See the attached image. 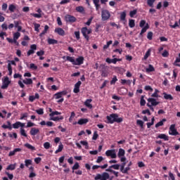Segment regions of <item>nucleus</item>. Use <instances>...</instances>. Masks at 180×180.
<instances>
[{
    "label": "nucleus",
    "instance_id": "nucleus-21",
    "mask_svg": "<svg viewBox=\"0 0 180 180\" xmlns=\"http://www.w3.org/2000/svg\"><path fill=\"white\" fill-rule=\"evenodd\" d=\"M22 82L25 85H32V84H33V80L30 78H25V79H22Z\"/></svg>",
    "mask_w": 180,
    "mask_h": 180
},
{
    "label": "nucleus",
    "instance_id": "nucleus-15",
    "mask_svg": "<svg viewBox=\"0 0 180 180\" xmlns=\"http://www.w3.org/2000/svg\"><path fill=\"white\" fill-rule=\"evenodd\" d=\"M55 33H57L59 36H65V31L60 27L56 28Z\"/></svg>",
    "mask_w": 180,
    "mask_h": 180
},
{
    "label": "nucleus",
    "instance_id": "nucleus-8",
    "mask_svg": "<svg viewBox=\"0 0 180 180\" xmlns=\"http://www.w3.org/2000/svg\"><path fill=\"white\" fill-rule=\"evenodd\" d=\"M169 134H170V136H178V134H179L178 131H176V129H175V124L170 126Z\"/></svg>",
    "mask_w": 180,
    "mask_h": 180
},
{
    "label": "nucleus",
    "instance_id": "nucleus-33",
    "mask_svg": "<svg viewBox=\"0 0 180 180\" xmlns=\"http://www.w3.org/2000/svg\"><path fill=\"white\" fill-rule=\"evenodd\" d=\"M58 41L54 39L49 38L48 39V44H57Z\"/></svg>",
    "mask_w": 180,
    "mask_h": 180
},
{
    "label": "nucleus",
    "instance_id": "nucleus-25",
    "mask_svg": "<svg viewBox=\"0 0 180 180\" xmlns=\"http://www.w3.org/2000/svg\"><path fill=\"white\" fill-rule=\"evenodd\" d=\"M150 28V26L148 25V23H147L141 30L140 32V36H143V33H146L147 32V30Z\"/></svg>",
    "mask_w": 180,
    "mask_h": 180
},
{
    "label": "nucleus",
    "instance_id": "nucleus-27",
    "mask_svg": "<svg viewBox=\"0 0 180 180\" xmlns=\"http://www.w3.org/2000/svg\"><path fill=\"white\" fill-rule=\"evenodd\" d=\"M25 147H26V148H28V150H31V151H36V148L33 146H32L30 143H25Z\"/></svg>",
    "mask_w": 180,
    "mask_h": 180
},
{
    "label": "nucleus",
    "instance_id": "nucleus-54",
    "mask_svg": "<svg viewBox=\"0 0 180 180\" xmlns=\"http://www.w3.org/2000/svg\"><path fill=\"white\" fill-rule=\"evenodd\" d=\"M44 147L46 148V150H49L51 147V145L50 144V142H45L44 143Z\"/></svg>",
    "mask_w": 180,
    "mask_h": 180
},
{
    "label": "nucleus",
    "instance_id": "nucleus-38",
    "mask_svg": "<svg viewBox=\"0 0 180 180\" xmlns=\"http://www.w3.org/2000/svg\"><path fill=\"white\" fill-rule=\"evenodd\" d=\"M149 56H151V49H148V51H146L143 58L145 60H147V58H148Z\"/></svg>",
    "mask_w": 180,
    "mask_h": 180
},
{
    "label": "nucleus",
    "instance_id": "nucleus-43",
    "mask_svg": "<svg viewBox=\"0 0 180 180\" xmlns=\"http://www.w3.org/2000/svg\"><path fill=\"white\" fill-rule=\"evenodd\" d=\"M141 106H146V100L144 99V96H141L140 101Z\"/></svg>",
    "mask_w": 180,
    "mask_h": 180
},
{
    "label": "nucleus",
    "instance_id": "nucleus-50",
    "mask_svg": "<svg viewBox=\"0 0 180 180\" xmlns=\"http://www.w3.org/2000/svg\"><path fill=\"white\" fill-rule=\"evenodd\" d=\"M136 124L141 128H143L144 126V122H143L141 120H137Z\"/></svg>",
    "mask_w": 180,
    "mask_h": 180
},
{
    "label": "nucleus",
    "instance_id": "nucleus-5",
    "mask_svg": "<svg viewBox=\"0 0 180 180\" xmlns=\"http://www.w3.org/2000/svg\"><path fill=\"white\" fill-rule=\"evenodd\" d=\"M110 19V12H109L106 9H103L101 11V20L105 22L106 20H109Z\"/></svg>",
    "mask_w": 180,
    "mask_h": 180
},
{
    "label": "nucleus",
    "instance_id": "nucleus-35",
    "mask_svg": "<svg viewBox=\"0 0 180 180\" xmlns=\"http://www.w3.org/2000/svg\"><path fill=\"white\" fill-rule=\"evenodd\" d=\"M154 71H155V69L154 68V66H153L152 65H149L148 68H146L147 72H153Z\"/></svg>",
    "mask_w": 180,
    "mask_h": 180
},
{
    "label": "nucleus",
    "instance_id": "nucleus-40",
    "mask_svg": "<svg viewBox=\"0 0 180 180\" xmlns=\"http://www.w3.org/2000/svg\"><path fill=\"white\" fill-rule=\"evenodd\" d=\"M32 160L30 159H27L25 160V167H27V168L29 167V165H32Z\"/></svg>",
    "mask_w": 180,
    "mask_h": 180
},
{
    "label": "nucleus",
    "instance_id": "nucleus-58",
    "mask_svg": "<svg viewBox=\"0 0 180 180\" xmlns=\"http://www.w3.org/2000/svg\"><path fill=\"white\" fill-rule=\"evenodd\" d=\"M5 36H7L6 32H0V38L1 39V40H5Z\"/></svg>",
    "mask_w": 180,
    "mask_h": 180
},
{
    "label": "nucleus",
    "instance_id": "nucleus-26",
    "mask_svg": "<svg viewBox=\"0 0 180 180\" xmlns=\"http://www.w3.org/2000/svg\"><path fill=\"white\" fill-rule=\"evenodd\" d=\"M15 169H16V163L9 165L6 167V170H7V171H13V170H15Z\"/></svg>",
    "mask_w": 180,
    "mask_h": 180
},
{
    "label": "nucleus",
    "instance_id": "nucleus-47",
    "mask_svg": "<svg viewBox=\"0 0 180 180\" xmlns=\"http://www.w3.org/2000/svg\"><path fill=\"white\" fill-rule=\"evenodd\" d=\"M35 112L38 115H44V109L43 108H39L38 110H36Z\"/></svg>",
    "mask_w": 180,
    "mask_h": 180
},
{
    "label": "nucleus",
    "instance_id": "nucleus-63",
    "mask_svg": "<svg viewBox=\"0 0 180 180\" xmlns=\"http://www.w3.org/2000/svg\"><path fill=\"white\" fill-rule=\"evenodd\" d=\"M34 26L35 32H39V27H40V24L34 23Z\"/></svg>",
    "mask_w": 180,
    "mask_h": 180
},
{
    "label": "nucleus",
    "instance_id": "nucleus-23",
    "mask_svg": "<svg viewBox=\"0 0 180 180\" xmlns=\"http://www.w3.org/2000/svg\"><path fill=\"white\" fill-rule=\"evenodd\" d=\"M91 102H92V99H87L84 102L85 106H86V108H89V109H92V104H91Z\"/></svg>",
    "mask_w": 180,
    "mask_h": 180
},
{
    "label": "nucleus",
    "instance_id": "nucleus-29",
    "mask_svg": "<svg viewBox=\"0 0 180 180\" xmlns=\"http://www.w3.org/2000/svg\"><path fill=\"white\" fill-rule=\"evenodd\" d=\"M106 63H108V64H116V58H113V59H110L109 58H107L105 60Z\"/></svg>",
    "mask_w": 180,
    "mask_h": 180
},
{
    "label": "nucleus",
    "instance_id": "nucleus-46",
    "mask_svg": "<svg viewBox=\"0 0 180 180\" xmlns=\"http://www.w3.org/2000/svg\"><path fill=\"white\" fill-rule=\"evenodd\" d=\"M135 15H137V10H133L129 12L130 18H134Z\"/></svg>",
    "mask_w": 180,
    "mask_h": 180
},
{
    "label": "nucleus",
    "instance_id": "nucleus-2",
    "mask_svg": "<svg viewBox=\"0 0 180 180\" xmlns=\"http://www.w3.org/2000/svg\"><path fill=\"white\" fill-rule=\"evenodd\" d=\"M66 60L68 61H70V63H72L73 65H82L84 64V60L85 58L84 56H79L77 58L74 59V57L71 56H67Z\"/></svg>",
    "mask_w": 180,
    "mask_h": 180
},
{
    "label": "nucleus",
    "instance_id": "nucleus-14",
    "mask_svg": "<svg viewBox=\"0 0 180 180\" xmlns=\"http://www.w3.org/2000/svg\"><path fill=\"white\" fill-rule=\"evenodd\" d=\"M82 84V82H81V81H78L75 84V88L73 90V92L75 94H78V92H79V86H81V84Z\"/></svg>",
    "mask_w": 180,
    "mask_h": 180
},
{
    "label": "nucleus",
    "instance_id": "nucleus-10",
    "mask_svg": "<svg viewBox=\"0 0 180 180\" xmlns=\"http://www.w3.org/2000/svg\"><path fill=\"white\" fill-rule=\"evenodd\" d=\"M9 84H11V81L9 80V77H6L4 78L3 81V84L1 86V89H8L9 86Z\"/></svg>",
    "mask_w": 180,
    "mask_h": 180
},
{
    "label": "nucleus",
    "instance_id": "nucleus-20",
    "mask_svg": "<svg viewBox=\"0 0 180 180\" xmlns=\"http://www.w3.org/2000/svg\"><path fill=\"white\" fill-rule=\"evenodd\" d=\"M125 154H126V152L124 151V149L120 148L117 153V157L118 158H122V157H124Z\"/></svg>",
    "mask_w": 180,
    "mask_h": 180
},
{
    "label": "nucleus",
    "instance_id": "nucleus-7",
    "mask_svg": "<svg viewBox=\"0 0 180 180\" xmlns=\"http://www.w3.org/2000/svg\"><path fill=\"white\" fill-rule=\"evenodd\" d=\"M65 20L68 23H75V22H77V18L70 14H68L65 16Z\"/></svg>",
    "mask_w": 180,
    "mask_h": 180
},
{
    "label": "nucleus",
    "instance_id": "nucleus-11",
    "mask_svg": "<svg viewBox=\"0 0 180 180\" xmlns=\"http://www.w3.org/2000/svg\"><path fill=\"white\" fill-rule=\"evenodd\" d=\"M20 133L21 134V136H23V137H27V134H26V131L25 130V129H23V127H25V123H22L20 122Z\"/></svg>",
    "mask_w": 180,
    "mask_h": 180
},
{
    "label": "nucleus",
    "instance_id": "nucleus-62",
    "mask_svg": "<svg viewBox=\"0 0 180 180\" xmlns=\"http://www.w3.org/2000/svg\"><path fill=\"white\" fill-rule=\"evenodd\" d=\"M145 91H150V92H153V89L151 86H146Z\"/></svg>",
    "mask_w": 180,
    "mask_h": 180
},
{
    "label": "nucleus",
    "instance_id": "nucleus-45",
    "mask_svg": "<svg viewBox=\"0 0 180 180\" xmlns=\"http://www.w3.org/2000/svg\"><path fill=\"white\" fill-rule=\"evenodd\" d=\"M121 84L122 85H126V84H128L129 85H130V84H131V82L130 80H126V79H121Z\"/></svg>",
    "mask_w": 180,
    "mask_h": 180
},
{
    "label": "nucleus",
    "instance_id": "nucleus-6",
    "mask_svg": "<svg viewBox=\"0 0 180 180\" xmlns=\"http://www.w3.org/2000/svg\"><path fill=\"white\" fill-rule=\"evenodd\" d=\"M110 176L109 173L108 172H103L102 174H97L96 176L94 177L95 180H108L109 179Z\"/></svg>",
    "mask_w": 180,
    "mask_h": 180
},
{
    "label": "nucleus",
    "instance_id": "nucleus-48",
    "mask_svg": "<svg viewBox=\"0 0 180 180\" xmlns=\"http://www.w3.org/2000/svg\"><path fill=\"white\" fill-rule=\"evenodd\" d=\"M117 82V77L114 76L112 80L110 81V85H115Z\"/></svg>",
    "mask_w": 180,
    "mask_h": 180
},
{
    "label": "nucleus",
    "instance_id": "nucleus-55",
    "mask_svg": "<svg viewBox=\"0 0 180 180\" xmlns=\"http://www.w3.org/2000/svg\"><path fill=\"white\" fill-rule=\"evenodd\" d=\"M153 32H148L147 34V39L148 40H153Z\"/></svg>",
    "mask_w": 180,
    "mask_h": 180
},
{
    "label": "nucleus",
    "instance_id": "nucleus-51",
    "mask_svg": "<svg viewBox=\"0 0 180 180\" xmlns=\"http://www.w3.org/2000/svg\"><path fill=\"white\" fill-rule=\"evenodd\" d=\"M120 20H126V11L121 13Z\"/></svg>",
    "mask_w": 180,
    "mask_h": 180
},
{
    "label": "nucleus",
    "instance_id": "nucleus-59",
    "mask_svg": "<svg viewBox=\"0 0 180 180\" xmlns=\"http://www.w3.org/2000/svg\"><path fill=\"white\" fill-rule=\"evenodd\" d=\"M103 160V157H102V156H98V158H97V160H96V162L97 164H101V162H102Z\"/></svg>",
    "mask_w": 180,
    "mask_h": 180
},
{
    "label": "nucleus",
    "instance_id": "nucleus-1",
    "mask_svg": "<svg viewBox=\"0 0 180 180\" xmlns=\"http://www.w3.org/2000/svg\"><path fill=\"white\" fill-rule=\"evenodd\" d=\"M106 123H108V124H113L115 122L116 123H122V122H123V118L119 117V115L116 113L110 114V115L106 117Z\"/></svg>",
    "mask_w": 180,
    "mask_h": 180
},
{
    "label": "nucleus",
    "instance_id": "nucleus-24",
    "mask_svg": "<svg viewBox=\"0 0 180 180\" xmlns=\"http://www.w3.org/2000/svg\"><path fill=\"white\" fill-rule=\"evenodd\" d=\"M100 0H93V3L96 6V11H98L101 8V4H99Z\"/></svg>",
    "mask_w": 180,
    "mask_h": 180
},
{
    "label": "nucleus",
    "instance_id": "nucleus-12",
    "mask_svg": "<svg viewBox=\"0 0 180 180\" xmlns=\"http://www.w3.org/2000/svg\"><path fill=\"white\" fill-rule=\"evenodd\" d=\"M148 103H150V106H157V105H160V102L157 101L154 98H148Z\"/></svg>",
    "mask_w": 180,
    "mask_h": 180
},
{
    "label": "nucleus",
    "instance_id": "nucleus-42",
    "mask_svg": "<svg viewBox=\"0 0 180 180\" xmlns=\"http://www.w3.org/2000/svg\"><path fill=\"white\" fill-rule=\"evenodd\" d=\"M112 43H113V41L112 40L108 41L107 42V44L103 46V50H106L107 49H109V46H110V44H112Z\"/></svg>",
    "mask_w": 180,
    "mask_h": 180
},
{
    "label": "nucleus",
    "instance_id": "nucleus-13",
    "mask_svg": "<svg viewBox=\"0 0 180 180\" xmlns=\"http://www.w3.org/2000/svg\"><path fill=\"white\" fill-rule=\"evenodd\" d=\"M40 133V130L39 128L32 127L30 131V134L31 136H36V134H39Z\"/></svg>",
    "mask_w": 180,
    "mask_h": 180
},
{
    "label": "nucleus",
    "instance_id": "nucleus-64",
    "mask_svg": "<svg viewBox=\"0 0 180 180\" xmlns=\"http://www.w3.org/2000/svg\"><path fill=\"white\" fill-rule=\"evenodd\" d=\"M25 117H27V112L21 114L20 120H23V119H25Z\"/></svg>",
    "mask_w": 180,
    "mask_h": 180
},
{
    "label": "nucleus",
    "instance_id": "nucleus-17",
    "mask_svg": "<svg viewBox=\"0 0 180 180\" xmlns=\"http://www.w3.org/2000/svg\"><path fill=\"white\" fill-rule=\"evenodd\" d=\"M88 122H89V120H88V118H81L78 120L77 124L82 126L83 124H86Z\"/></svg>",
    "mask_w": 180,
    "mask_h": 180
},
{
    "label": "nucleus",
    "instance_id": "nucleus-49",
    "mask_svg": "<svg viewBox=\"0 0 180 180\" xmlns=\"http://www.w3.org/2000/svg\"><path fill=\"white\" fill-rule=\"evenodd\" d=\"M20 37V33L19 32H15L13 34V39L14 40H18Z\"/></svg>",
    "mask_w": 180,
    "mask_h": 180
},
{
    "label": "nucleus",
    "instance_id": "nucleus-37",
    "mask_svg": "<svg viewBox=\"0 0 180 180\" xmlns=\"http://www.w3.org/2000/svg\"><path fill=\"white\" fill-rule=\"evenodd\" d=\"M58 115H61V112L58 111H53L49 114L50 117H53L54 116H58Z\"/></svg>",
    "mask_w": 180,
    "mask_h": 180
},
{
    "label": "nucleus",
    "instance_id": "nucleus-30",
    "mask_svg": "<svg viewBox=\"0 0 180 180\" xmlns=\"http://www.w3.org/2000/svg\"><path fill=\"white\" fill-rule=\"evenodd\" d=\"M129 27H131V28L134 27V26H136L135 20H133V19H129Z\"/></svg>",
    "mask_w": 180,
    "mask_h": 180
},
{
    "label": "nucleus",
    "instance_id": "nucleus-3",
    "mask_svg": "<svg viewBox=\"0 0 180 180\" xmlns=\"http://www.w3.org/2000/svg\"><path fill=\"white\" fill-rule=\"evenodd\" d=\"M7 124H3L1 126L2 129H8V130H12V126H13V129H19V127H20V122H16L15 123L12 124L11 123V122L7 121Z\"/></svg>",
    "mask_w": 180,
    "mask_h": 180
},
{
    "label": "nucleus",
    "instance_id": "nucleus-31",
    "mask_svg": "<svg viewBox=\"0 0 180 180\" xmlns=\"http://www.w3.org/2000/svg\"><path fill=\"white\" fill-rule=\"evenodd\" d=\"M76 11H77V12H79V13H82L85 12V9L84 8V7L82 6H79L76 7Z\"/></svg>",
    "mask_w": 180,
    "mask_h": 180
},
{
    "label": "nucleus",
    "instance_id": "nucleus-19",
    "mask_svg": "<svg viewBox=\"0 0 180 180\" xmlns=\"http://www.w3.org/2000/svg\"><path fill=\"white\" fill-rule=\"evenodd\" d=\"M157 139H162V140H165V141H168V140H169V136H167L165 134H160Z\"/></svg>",
    "mask_w": 180,
    "mask_h": 180
},
{
    "label": "nucleus",
    "instance_id": "nucleus-39",
    "mask_svg": "<svg viewBox=\"0 0 180 180\" xmlns=\"http://www.w3.org/2000/svg\"><path fill=\"white\" fill-rule=\"evenodd\" d=\"M154 2L155 0H147V4L150 8H154Z\"/></svg>",
    "mask_w": 180,
    "mask_h": 180
},
{
    "label": "nucleus",
    "instance_id": "nucleus-18",
    "mask_svg": "<svg viewBox=\"0 0 180 180\" xmlns=\"http://www.w3.org/2000/svg\"><path fill=\"white\" fill-rule=\"evenodd\" d=\"M163 98L166 99V101H174V97L171 94H168L166 92L163 93Z\"/></svg>",
    "mask_w": 180,
    "mask_h": 180
},
{
    "label": "nucleus",
    "instance_id": "nucleus-56",
    "mask_svg": "<svg viewBox=\"0 0 180 180\" xmlns=\"http://www.w3.org/2000/svg\"><path fill=\"white\" fill-rule=\"evenodd\" d=\"M8 75H12V65H11V63L8 64Z\"/></svg>",
    "mask_w": 180,
    "mask_h": 180
},
{
    "label": "nucleus",
    "instance_id": "nucleus-22",
    "mask_svg": "<svg viewBox=\"0 0 180 180\" xmlns=\"http://www.w3.org/2000/svg\"><path fill=\"white\" fill-rule=\"evenodd\" d=\"M64 117L63 115L60 117H50L49 120H53V122H58V120H63Z\"/></svg>",
    "mask_w": 180,
    "mask_h": 180
},
{
    "label": "nucleus",
    "instance_id": "nucleus-34",
    "mask_svg": "<svg viewBox=\"0 0 180 180\" xmlns=\"http://www.w3.org/2000/svg\"><path fill=\"white\" fill-rule=\"evenodd\" d=\"M16 9V6L13 4H10L8 6V11H10V12L11 13H13V12H15V10Z\"/></svg>",
    "mask_w": 180,
    "mask_h": 180
},
{
    "label": "nucleus",
    "instance_id": "nucleus-53",
    "mask_svg": "<svg viewBox=\"0 0 180 180\" xmlns=\"http://www.w3.org/2000/svg\"><path fill=\"white\" fill-rule=\"evenodd\" d=\"M129 171H130V167L127 166L125 169L124 168L121 172L122 174H129Z\"/></svg>",
    "mask_w": 180,
    "mask_h": 180
},
{
    "label": "nucleus",
    "instance_id": "nucleus-52",
    "mask_svg": "<svg viewBox=\"0 0 180 180\" xmlns=\"http://www.w3.org/2000/svg\"><path fill=\"white\" fill-rule=\"evenodd\" d=\"M34 126H36V124H34V123H33V122L29 121V122L27 123V125H26L25 127L29 128V127H34Z\"/></svg>",
    "mask_w": 180,
    "mask_h": 180
},
{
    "label": "nucleus",
    "instance_id": "nucleus-4",
    "mask_svg": "<svg viewBox=\"0 0 180 180\" xmlns=\"http://www.w3.org/2000/svg\"><path fill=\"white\" fill-rule=\"evenodd\" d=\"M81 32L86 41H89V35L88 34H91V33H92V30H88V27H84L81 29Z\"/></svg>",
    "mask_w": 180,
    "mask_h": 180
},
{
    "label": "nucleus",
    "instance_id": "nucleus-57",
    "mask_svg": "<svg viewBox=\"0 0 180 180\" xmlns=\"http://www.w3.org/2000/svg\"><path fill=\"white\" fill-rule=\"evenodd\" d=\"M30 70H37V65H36L34 63H31L30 65Z\"/></svg>",
    "mask_w": 180,
    "mask_h": 180
},
{
    "label": "nucleus",
    "instance_id": "nucleus-9",
    "mask_svg": "<svg viewBox=\"0 0 180 180\" xmlns=\"http://www.w3.org/2000/svg\"><path fill=\"white\" fill-rule=\"evenodd\" d=\"M105 155L106 157H110L111 158H116V157H117V155H116V150L114 149L105 151Z\"/></svg>",
    "mask_w": 180,
    "mask_h": 180
},
{
    "label": "nucleus",
    "instance_id": "nucleus-32",
    "mask_svg": "<svg viewBox=\"0 0 180 180\" xmlns=\"http://www.w3.org/2000/svg\"><path fill=\"white\" fill-rule=\"evenodd\" d=\"M63 148H64V146L63 145V143H60L58 146V150L55 151V154H58V153H61L63 151Z\"/></svg>",
    "mask_w": 180,
    "mask_h": 180
},
{
    "label": "nucleus",
    "instance_id": "nucleus-28",
    "mask_svg": "<svg viewBox=\"0 0 180 180\" xmlns=\"http://www.w3.org/2000/svg\"><path fill=\"white\" fill-rule=\"evenodd\" d=\"M164 122H167V119L163 118L161 121H160L155 125V127L158 128L160 127L161 126H164Z\"/></svg>",
    "mask_w": 180,
    "mask_h": 180
},
{
    "label": "nucleus",
    "instance_id": "nucleus-61",
    "mask_svg": "<svg viewBox=\"0 0 180 180\" xmlns=\"http://www.w3.org/2000/svg\"><path fill=\"white\" fill-rule=\"evenodd\" d=\"M110 168H113V169H119V168H120V165L119 164L112 165L110 166Z\"/></svg>",
    "mask_w": 180,
    "mask_h": 180
},
{
    "label": "nucleus",
    "instance_id": "nucleus-36",
    "mask_svg": "<svg viewBox=\"0 0 180 180\" xmlns=\"http://www.w3.org/2000/svg\"><path fill=\"white\" fill-rule=\"evenodd\" d=\"M79 169V163H78L77 162L75 163V165H73V167H72V173L75 172V169Z\"/></svg>",
    "mask_w": 180,
    "mask_h": 180
},
{
    "label": "nucleus",
    "instance_id": "nucleus-60",
    "mask_svg": "<svg viewBox=\"0 0 180 180\" xmlns=\"http://www.w3.org/2000/svg\"><path fill=\"white\" fill-rule=\"evenodd\" d=\"M6 175H7L8 179L12 180L13 179V175L12 174H9L8 172H5Z\"/></svg>",
    "mask_w": 180,
    "mask_h": 180
},
{
    "label": "nucleus",
    "instance_id": "nucleus-41",
    "mask_svg": "<svg viewBox=\"0 0 180 180\" xmlns=\"http://www.w3.org/2000/svg\"><path fill=\"white\" fill-rule=\"evenodd\" d=\"M80 144H82V146H84L86 150H88V148H89V146L88 145V141H81Z\"/></svg>",
    "mask_w": 180,
    "mask_h": 180
},
{
    "label": "nucleus",
    "instance_id": "nucleus-16",
    "mask_svg": "<svg viewBox=\"0 0 180 180\" xmlns=\"http://www.w3.org/2000/svg\"><path fill=\"white\" fill-rule=\"evenodd\" d=\"M22 151V149L20 148H15L13 150H11L8 153V157H13V155H15L16 153H20Z\"/></svg>",
    "mask_w": 180,
    "mask_h": 180
},
{
    "label": "nucleus",
    "instance_id": "nucleus-44",
    "mask_svg": "<svg viewBox=\"0 0 180 180\" xmlns=\"http://www.w3.org/2000/svg\"><path fill=\"white\" fill-rule=\"evenodd\" d=\"M101 76L104 78H106V77H108V71L106 70V69H102Z\"/></svg>",
    "mask_w": 180,
    "mask_h": 180
}]
</instances>
